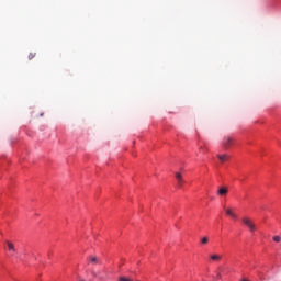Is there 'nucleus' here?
Masks as SVG:
<instances>
[{
	"instance_id": "obj_10",
	"label": "nucleus",
	"mask_w": 281,
	"mask_h": 281,
	"mask_svg": "<svg viewBox=\"0 0 281 281\" xmlns=\"http://www.w3.org/2000/svg\"><path fill=\"white\" fill-rule=\"evenodd\" d=\"M209 241H210V239L207 237H203L201 239L202 245H207Z\"/></svg>"
},
{
	"instance_id": "obj_11",
	"label": "nucleus",
	"mask_w": 281,
	"mask_h": 281,
	"mask_svg": "<svg viewBox=\"0 0 281 281\" xmlns=\"http://www.w3.org/2000/svg\"><path fill=\"white\" fill-rule=\"evenodd\" d=\"M119 281H132L131 278L120 277Z\"/></svg>"
},
{
	"instance_id": "obj_4",
	"label": "nucleus",
	"mask_w": 281,
	"mask_h": 281,
	"mask_svg": "<svg viewBox=\"0 0 281 281\" xmlns=\"http://www.w3.org/2000/svg\"><path fill=\"white\" fill-rule=\"evenodd\" d=\"M227 192H229V189H227V187H220L217 190V195L227 196Z\"/></svg>"
},
{
	"instance_id": "obj_6",
	"label": "nucleus",
	"mask_w": 281,
	"mask_h": 281,
	"mask_svg": "<svg viewBox=\"0 0 281 281\" xmlns=\"http://www.w3.org/2000/svg\"><path fill=\"white\" fill-rule=\"evenodd\" d=\"M210 259L213 262H221V260H223V255L214 254L210 256Z\"/></svg>"
},
{
	"instance_id": "obj_3",
	"label": "nucleus",
	"mask_w": 281,
	"mask_h": 281,
	"mask_svg": "<svg viewBox=\"0 0 281 281\" xmlns=\"http://www.w3.org/2000/svg\"><path fill=\"white\" fill-rule=\"evenodd\" d=\"M225 210V214L227 216H231V218H234L235 221L238 218V215L234 212V209L232 207H226Z\"/></svg>"
},
{
	"instance_id": "obj_15",
	"label": "nucleus",
	"mask_w": 281,
	"mask_h": 281,
	"mask_svg": "<svg viewBox=\"0 0 281 281\" xmlns=\"http://www.w3.org/2000/svg\"><path fill=\"white\" fill-rule=\"evenodd\" d=\"M217 278L221 280V273L217 274Z\"/></svg>"
},
{
	"instance_id": "obj_1",
	"label": "nucleus",
	"mask_w": 281,
	"mask_h": 281,
	"mask_svg": "<svg viewBox=\"0 0 281 281\" xmlns=\"http://www.w3.org/2000/svg\"><path fill=\"white\" fill-rule=\"evenodd\" d=\"M243 224L248 227L249 232H251V234H254V232H256V224L252 222L251 218L249 217H243L241 218Z\"/></svg>"
},
{
	"instance_id": "obj_13",
	"label": "nucleus",
	"mask_w": 281,
	"mask_h": 281,
	"mask_svg": "<svg viewBox=\"0 0 281 281\" xmlns=\"http://www.w3.org/2000/svg\"><path fill=\"white\" fill-rule=\"evenodd\" d=\"M272 239L274 240V243H280L281 237L277 235V236H274Z\"/></svg>"
},
{
	"instance_id": "obj_5",
	"label": "nucleus",
	"mask_w": 281,
	"mask_h": 281,
	"mask_svg": "<svg viewBox=\"0 0 281 281\" xmlns=\"http://www.w3.org/2000/svg\"><path fill=\"white\" fill-rule=\"evenodd\" d=\"M176 179L178 181V188H182L186 181L183 180V177L181 176V173L176 172Z\"/></svg>"
},
{
	"instance_id": "obj_2",
	"label": "nucleus",
	"mask_w": 281,
	"mask_h": 281,
	"mask_svg": "<svg viewBox=\"0 0 281 281\" xmlns=\"http://www.w3.org/2000/svg\"><path fill=\"white\" fill-rule=\"evenodd\" d=\"M232 144H234V138H232L231 136L224 137V140H223L224 148L226 149L229 148Z\"/></svg>"
},
{
	"instance_id": "obj_9",
	"label": "nucleus",
	"mask_w": 281,
	"mask_h": 281,
	"mask_svg": "<svg viewBox=\"0 0 281 281\" xmlns=\"http://www.w3.org/2000/svg\"><path fill=\"white\" fill-rule=\"evenodd\" d=\"M7 245L9 247V251H16V248H14V244L10 243V241H7Z\"/></svg>"
},
{
	"instance_id": "obj_12",
	"label": "nucleus",
	"mask_w": 281,
	"mask_h": 281,
	"mask_svg": "<svg viewBox=\"0 0 281 281\" xmlns=\"http://www.w3.org/2000/svg\"><path fill=\"white\" fill-rule=\"evenodd\" d=\"M36 57V53H31L30 55H29V60H32L33 58H35Z\"/></svg>"
},
{
	"instance_id": "obj_8",
	"label": "nucleus",
	"mask_w": 281,
	"mask_h": 281,
	"mask_svg": "<svg viewBox=\"0 0 281 281\" xmlns=\"http://www.w3.org/2000/svg\"><path fill=\"white\" fill-rule=\"evenodd\" d=\"M89 260H90L91 265H100V259L95 256H90Z\"/></svg>"
},
{
	"instance_id": "obj_7",
	"label": "nucleus",
	"mask_w": 281,
	"mask_h": 281,
	"mask_svg": "<svg viewBox=\"0 0 281 281\" xmlns=\"http://www.w3.org/2000/svg\"><path fill=\"white\" fill-rule=\"evenodd\" d=\"M217 159H220L222 164H225V161H229V156L227 154H217Z\"/></svg>"
},
{
	"instance_id": "obj_14",
	"label": "nucleus",
	"mask_w": 281,
	"mask_h": 281,
	"mask_svg": "<svg viewBox=\"0 0 281 281\" xmlns=\"http://www.w3.org/2000/svg\"><path fill=\"white\" fill-rule=\"evenodd\" d=\"M240 281H249V279H245V278H244V279H241Z\"/></svg>"
}]
</instances>
